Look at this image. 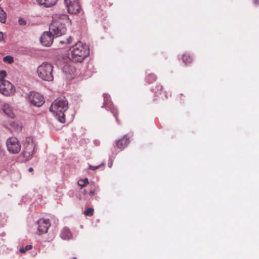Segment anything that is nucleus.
<instances>
[{
  "instance_id": "nucleus-1",
  "label": "nucleus",
  "mask_w": 259,
  "mask_h": 259,
  "mask_svg": "<svg viewBox=\"0 0 259 259\" xmlns=\"http://www.w3.org/2000/svg\"><path fill=\"white\" fill-rule=\"evenodd\" d=\"M68 109V102L64 97L55 100L50 107V111L53 113L61 123L65 122L64 112Z\"/></svg>"
},
{
  "instance_id": "nucleus-2",
  "label": "nucleus",
  "mask_w": 259,
  "mask_h": 259,
  "mask_svg": "<svg viewBox=\"0 0 259 259\" xmlns=\"http://www.w3.org/2000/svg\"><path fill=\"white\" fill-rule=\"evenodd\" d=\"M70 51V59L73 62H81L89 55V50L81 41L73 46Z\"/></svg>"
},
{
  "instance_id": "nucleus-3",
  "label": "nucleus",
  "mask_w": 259,
  "mask_h": 259,
  "mask_svg": "<svg viewBox=\"0 0 259 259\" xmlns=\"http://www.w3.org/2000/svg\"><path fill=\"white\" fill-rule=\"evenodd\" d=\"M53 65L49 62H44L37 69L38 76L42 80L50 81L53 80Z\"/></svg>"
},
{
  "instance_id": "nucleus-4",
  "label": "nucleus",
  "mask_w": 259,
  "mask_h": 259,
  "mask_svg": "<svg viewBox=\"0 0 259 259\" xmlns=\"http://www.w3.org/2000/svg\"><path fill=\"white\" fill-rule=\"evenodd\" d=\"M59 17L58 15L53 16L52 22L49 28L50 32L56 37L64 34L66 31V26L63 25V24H61L58 22Z\"/></svg>"
},
{
  "instance_id": "nucleus-5",
  "label": "nucleus",
  "mask_w": 259,
  "mask_h": 259,
  "mask_svg": "<svg viewBox=\"0 0 259 259\" xmlns=\"http://www.w3.org/2000/svg\"><path fill=\"white\" fill-rule=\"evenodd\" d=\"M6 146L8 151L11 154L19 153L21 148L20 142L14 137H11L7 139Z\"/></svg>"
},
{
  "instance_id": "nucleus-6",
  "label": "nucleus",
  "mask_w": 259,
  "mask_h": 259,
  "mask_svg": "<svg viewBox=\"0 0 259 259\" xmlns=\"http://www.w3.org/2000/svg\"><path fill=\"white\" fill-rule=\"evenodd\" d=\"M0 92L5 96H10L14 93V86L5 79L0 80Z\"/></svg>"
},
{
  "instance_id": "nucleus-7",
  "label": "nucleus",
  "mask_w": 259,
  "mask_h": 259,
  "mask_svg": "<svg viewBox=\"0 0 259 259\" xmlns=\"http://www.w3.org/2000/svg\"><path fill=\"white\" fill-rule=\"evenodd\" d=\"M29 101L32 105L37 106H41L45 102L43 97L38 93L31 92L29 95Z\"/></svg>"
},
{
  "instance_id": "nucleus-8",
  "label": "nucleus",
  "mask_w": 259,
  "mask_h": 259,
  "mask_svg": "<svg viewBox=\"0 0 259 259\" xmlns=\"http://www.w3.org/2000/svg\"><path fill=\"white\" fill-rule=\"evenodd\" d=\"M68 13L76 14L79 11L80 6L79 0H64Z\"/></svg>"
},
{
  "instance_id": "nucleus-9",
  "label": "nucleus",
  "mask_w": 259,
  "mask_h": 259,
  "mask_svg": "<svg viewBox=\"0 0 259 259\" xmlns=\"http://www.w3.org/2000/svg\"><path fill=\"white\" fill-rule=\"evenodd\" d=\"M37 231L38 235L46 233L48 228L50 227L51 224L49 220L40 219L37 222Z\"/></svg>"
},
{
  "instance_id": "nucleus-10",
  "label": "nucleus",
  "mask_w": 259,
  "mask_h": 259,
  "mask_svg": "<svg viewBox=\"0 0 259 259\" xmlns=\"http://www.w3.org/2000/svg\"><path fill=\"white\" fill-rule=\"evenodd\" d=\"M54 35L51 32H44L40 38V41L42 45L49 47L53 42Z\"/></svg>"
},
{
  "instance_id": "nucleus-11",
  "label": "nucleus",
  "mask_w": 259,
  "mask_h": 259,
  "mask_svg": "<svg viewBox=\"0 0 259 259\" xmlns=\"http://www.w3.org/2000/svg\"><path fill=\"white\" fill-rule=\"evenodd\" d=\"M34 146L32 142H28L24 145L22 151L23 157L28 159L33 155Z\"/></svg>"
},
{
  "instance_id": "nucleus-12",
  "label": "nucleus",
  "mask_w": 259,
  "mask_h": 259,
  "mask_svg": "<svg viewBox=\"0 0 259 259\" xmlns=\"http://www.w3.org/2000/svg\"><path fill=\"white\" fill-rule=\"evenodd\" d=\"M130 138L129 135H125L123 138L117 141L116 147L120 150L123 149L129 144Z\"/></svg>"
},
{
  "instance_id": "nucleus-13",
  "label": "nucleus",
  "mask_w": 259,
  "mask_h": 259,
  "mask_svg": "<svg viewBox=\"0 0 259 259\" xmlns=\"http://www.w3.org/2000/svg\"><path fill=\"white\" fill-rule=\"evenodd\" d=\"M36 2L40 5L48 8L55 5L57 0H36Z\"/></svg>"
},
{
  "instance_id": "nucleus-14",
  "label": "nucleus",
  "mask_w": 259,
  "mask_h": 259,
  "mask_svg": "<svg viewBox=\"0 0 259 259\" xmlns=\"http://www.w3.org/2000/svg\"><path fill=\"white\" fill-rule=\"evenodd\" d=\"M54 15H58L60 18L58 20V22L61 24H63V25L65 26L66 24H69L70 23V20L68 18V16L64 14H55Z\"/></svg>"
},
{
  "instance_id": "nucleus-15",
  "label": "nucleus",
  "mask_w": 259,
  "mask_h": 259,
  "mask_svg": "<svg viewBox=\"0 0 259 259\" xmlns=\"http://www.w3.org/2000/svg\"><path fill=\"white\" fill-rule=\"evenodd\" d=\"M11 127L15 132H19L22 130V123L19 121H13L10 123Z\"/></svg>"
},
{
  "instance_id": "nucleus-16",
  "label": "nucleus",
  "mask_w": 259,
  "mask_h": 259,
  "mask_svg": "<svg viewBox=\"0 0 259 259\" xmlns=\"http://www.w3.org/2000/svg\"><path fill=\"white\" fill-rule=\"evenodd\" d=\"M3 111L9 116L12 117L14 115L11 108L7 104H5L3 106Z\"/></svg>"
},
{
  "instance_id": "nucleus-17",
  "label": "nucleus",
  "mask_w": 259,
  "mask_h": 259,
  "mask_svg": "<svg viewBox=\"0 0 259 259\" xmlns=\"http://www.w3.org/2000/svg\"><path fill=\"white\" fill-rule=\"evenodd\" d=\"M61 237L65 240L69 239L71 236V234L68 229L64 228L60 235Z\"/></svg>"
},
{
  "instance_id": "nucleus-18",
  "label": "nucleus",
  "mask_w": 259,
  "mask_h": 259,
  "mask_svg": "<svg viewBox=\"0 0 259 259\" xmlns=\"http://www.w3.org/2000/svg\"><path fill=\"white\" fill-rule=\"evenodd\" d=\"M182 59L183 62L185 64H189L192 62L193 59L192 57L189 54H184L182 56Z\"/></svg>"
},
{
  "instance_id": "nucleus-19",
  "label": "nucleus",
  "mask_w": 259,
  "mask_h": 259,
  "mask_svg": "<svg viewBox=\"0 0 259 259\" xmlns=\"http://www.w3.org/2000/svg\"><path fill=\"white\" fill-rule=\"evenodd\" d=\"M7 15L3 9L0 7V22L2 23H5Z\"/></svg>"
},
{
  "instance_id": "nucleus-20",
  "label": "nucleus",
  "mask_w": 259,
  "mask_h": 259,
  "mask_svg": "<svg viewBox=\"0 0 259 259\" xmlns=\"http://www.w3.org/2000/svg\"><path fill=\"white\" fill-rule=\"evenodd\" d=\"M91 189L89 191V195L91 197H93L97 195V187L95 186L94 183L92 182L90 184Z\"/></svg>"
},
{
  "instance_id": "nucleus-21",
  "label": "nucleus",
  "mask_w": 259,
  "mask_h": 259,
  "mask_svg": "<svg viewBox=\"0 0 259 259\" xmlns=\"http://www.w3.org/2000/svg\"><path fill=\"white\" fill-rule=\"evenodd\" d=\"M77 183L78 186L80 187V188L82 189L83 187L87 186L88 185L90 186V184H92V182L90 183L89 182L88 179L85 178L83 180H79Z\"/></svg>"
},
{
  "instance_id": "nucleus-22",
  "label": "nucleus",
  "mask_w": 259,
  "mask_h": 259,
  "mask_svg": "<svg viewBox=\"0 0 259 259\" xmlns=\"http://www.w3.org/2000/svg\"><path fill=\"white\" fill-rule=\"evenodd\" d=\"M57 41H59L60 44L67 45L69 44L71 42L72 37L69 36L68 38H65L64 39L60 38L58 40H57Z\"/></svg>"
},
{
  "instance_id": "nucleus-23",
  "label": "nucleus",
  "mask_w": 259,
  "mask_h": 259,
  "mask_svg": "<svg viewBox=\"0 0 259 259\" xmlns=\"http://www.w3.org/2000/svg\"><path fill=\"white\" fill-rule=\"evenodd\" d=\"M3 61L11 64L14 62L13 57L11 56H7L3 58Z\"/></svg>"
},
{
  "instance_id": "nucleus-24",
  "label": "nucleus",
  "mask_w": 259,
  "mask_h": 259,
  "mask_svg": "<svg viewBox=\"0 0 259 259\" xmlns=\"http://www.w3.org/2000/svg\"><path fill=\"white\" fill-rule=\"evenodd\" d=\"M94 208H88L84 211V214L86 216H92L94 214Z\"/></svg>"
},
{
  "instance_id": "nucleus-25",
  "label": "nucleus",
  "mask_w": 259,
  "mask_h": 259,
  "mask_svg": "<svg viewBox=\"0 0 259 259\" xmlns=\"http://www.w3.org/2000/svg\"><path fill=\"white\" fill-rule=\"evenodd\" d=\"M32 246L31 245H26L24 248H21L20 249V252L21 253H24L27 250H29L32 249Z\"/></svg>"
},
{
  "instance_id": "nucleus-26",
  "label": "nucleus",
  "mask_w": 259,
  "mask_h": 259,
  "mask_svg": "<svg viewBox=\"0 0 259 259\" xmlns=\"http://www.w3.org/2000/svg\"><path fill=\"white\" fill-rule=\"evenodd\" d=\"M26 23L25 20L22 18H21L18 20V24L20 26H25Z\"/></svg>"
},
{
  "instance_id": "nucleus-27",
  "label": "nucleus",
  "mask_w": 259,
  "mask_h": 259,
  "mask_svg": "<svg viewBox=\"0 0 259 259\" xmlns=\"http://www.w3.org/2000/svg\"><path fill=\"white\" fill-rule=\"evenodd\" d=\"M6 72L5 70H2L0 71V80L4 79V78L6 76Z\"/></svg>"
},
{
  "instance_id": "nucleus-28",
  "label": "nucleus",
  "mask_w": 259,
  "mask_h": 259,
  "mask_svg": "<svg viewBox=\"0 0 259 259\" xmlns=\"http://www.w3.org/2000/svg\"><path fill=\"white\" fill-rule=\"evenodd\" d=\"M148 77H151L152 80L150 81V82H152L153 81H154L156 79V77L154 74H149Z\"/></svg>"
},
{
  "instance_id": "nucleus-29",
  "label": "nucleus",
  "mask_w": 259,
  "mask_h": 259,
  "mask_svg": "<svg viewBox=\"0 0 259 259\" xmlns=\"http://www.w3.org/2000/svg\"><path fill=\"white\" fill-rule=\"evenodd\" d=\"M100 166V165L96 166H94L90 165L89 168L90 169L95 170L97 169Z\"/></svg>"
},
{
  "instance_id": "nucleus-30",
  "label": "nucleus",
  "mask_w": 259,
  "mask_h": 259,
  "mask_svg": "<svg viewBox=\"0 0 259 259\" xmlns=\"http://www.w3.org/2000/svg\"><path fill=\"white\" fill-rule=\"evenodd\" d=\"M4 40V34L2 32H0V42Z\"/></svg>"
},
{
  "instance_id": "nucleus-31",
  "label": "nucleus",
  "mask_w": 259,
  "mask_h": 259,
  "mask_svg": "<svg viewBox=\"0 0 259 259\" xmlns=\"http://www.w3.org/2000/svg\"><path fill=\"white\" fill-rule=\"evenodd\" d=\"M253 3L254 5H259V1L258 0H253Z\"/></svg>"
},
{
  "instance_id": "nucleus-32",
  "label": "nucleus",
  "mask_w": 259,
  "mask_h": 259,
  "mask_svg": "<svg viewBox=\"0 0 259 259\" xmlns=\"http://www.w3.org/2000/svg\"><path fill=\"white\" fill-rule=\"evenodd\" d=\"M33 170V169L32 167H29V169H28V171L29 172H32Z\"/></svg>"
},
{
  "instance_id": "nucleus-33",
  "label": "nucleus",
  "mask_w": 259,
  "mask_h": 259,
  "mask_svg": "<svg viewBox=\"0 0 259 259\" xmlns=\"http://www.w3.org/2000/svg\"><path fill=\"white\" fill-rule=\"evenodd\" d=\"M83 193L84 195H86L87 194V190H84L83 192Z\"/></svg>"
}]
</instances>
